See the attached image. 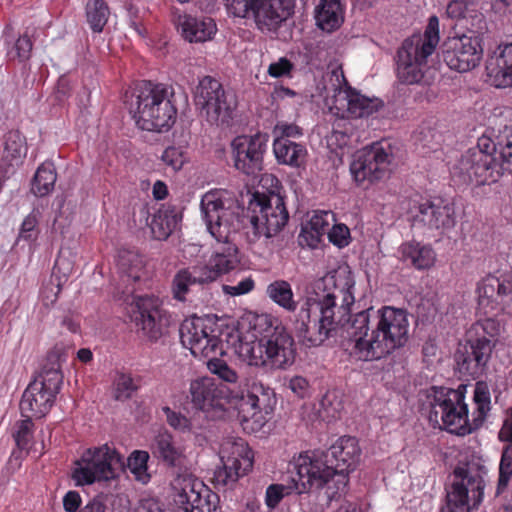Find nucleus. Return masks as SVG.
<instances>
[{"instance_id":"obj_64","label":"nucleus","mask_w":512,"mask_h":512,"mask_svg":"<svg viewBox=\"0 0 512 512\" xmlns=\"http://www.w3.org/2000/svg\"><path fill=\"white\" fill-rule=\"evenodd\" d=\"M498 437L501 441L512 443V408L506 411V417Z\"/></svg>"},{"instance_id":"obj_18","label":"nucleus","mask_w":512,"mask_h":512,"mask_svg":"<svg viewBox=\"0 0 512 512\" xmlns=\"http://www.w3.org/2000/svg\"><path fill=\"white\" fill-rule=\"evenodd\" d=\"M393 155L390 149L373 144L358 151L350 164V173L357 186H368L384 179L390 172Z\"/></svg>"},{"instance_id":"obj_22","label":"nucleus","mask_w":512,"mask_h":512,"mask_svg":"<svg viewBox=\"0 0 512 512\" xmlns=\"http://www.w3.org/2000/svg\"><path fill=\"white\" fill-rule=\"evenodd\" d=\"M195 105L212 124L227 122L230 118V105L220 82L210 76L203 77L194 91Z\"/></svg>"},{"instance_id":"obj_51","label":"nucleus","mask_w":512,"mask_h":512,"mask_svg":"<svg viewBox=\"0 0 512 512\" xmlns=\"http://www.w3.org/2000/svg\"><path fill=\"white\" fill-rule=\"evenodd\" d=\"M296 70L295 63L288 57L282 56L272 61L267 68V74L273 79H292Z\"/></svg>"},{"instance_id":"obj_56","label":"nucleus","mask_w":512,"mask_h":512,"mask_svg":"<svg viewBox=\"0 0 512 512\" xmlns=\"http://www.w3.org/2000/svg\"><path fill=\"white\" fill-rule=\"evenodd\" d=\"M115 398L117 400H126L130 398L137 389L133 378L129 374L117 373L114 380Z\"/></svg>"},{"instance_id":"obj_8","label":"nucleus","mask_w":512,"mask_h":512,"mask_svg":"<svg viewBox=\"0 0 512 512\" xmlns=\"http://www.w3.org/2000/svg\"><path fill=\"white\" fill-rule=\"evenodd\" d=\"M324 89L329 95L332 93L331 109L342 118H362L373 115L383 106L378 98H368L349 86L342 68L337 61L331 62L325 76Z\"/></svg>"},{"instance_id":"obj_16","label":"nucleus","mask_w":512,"mask_h":512,"mask_svg":"<svg viewBox=\"0 0 512 512\" xmlns=\"http://www.w3.org/2000/svg\"><path fill=\"white\" fill-rule=\"evenodd\" d=\"M504 167L495 155L481 151H466L452 167L451 174L460 183L477 186L498 182L504 174Z\"/></svg>"},{"instance_id":"obj_58","label":"nucleus","mask_w":512,"mask_h":512,"mask_svg":"<svg viewBox=\"0 0 512 512\" xmlns=\"http://www.w3.org/2000/svg\"><path fill=\"white\" fill-rule=\"evenodd\" d=\"M488 317L480 322H477L472 327V331H475L476 334H479V330H482L484 335L482 337H486L489 340L497 338L501 333V325L498 321L493 319L492 315H487Z\"/></svg>"},{"instance_id":"obj_12","label":"nucleus","mask_w":512,"mask_h":512,"mask_svg":"<svg viewBox=\"0 0 512 512\" xmlns=\"http://www.w3.org/2000/svg\"><path fill=\"white\" fill-rule=\"evenodd\" d=\"M124 467L123 457L115 448L104 444L87 449L75 463L73 479L77 485L107 482L118 477Z\"/></svg>"},{"instance_id":"obj_48","label":"nucleus","mask_w":512,"mask_h":512,"mask_svg":"<svg viewBox=\"0 0 512 512\" xmlns=\"http://www.w3.org/2000/svg\"><path fill=\"white\" fill-rule=\"evenodd\" d=\"M162 410L165 415L167 423L174 430L184 434H193L196 438L200 436L201 433L195 428L192 419H188L182 413L176 412L167 406L163 407Z\"/></svg>"},{"instance_id":"obj_19","label":"nucleus","mask_w":512,"mask_h":512,"mask_svg":"<svg viewBox=\"0 0 512 512\" xmlns=\"http://www.w3.org/2000/svg\"><path fill=\"white\" fill-rule=\"evenodd\" d=\"M442 55L450 69L468 72L478 66L483 57L482 37L474 31L449 37L443 44Z\"/></svg>"},{"instance_id":"obj_57","label":"nucleus","mask_w":512,"mask_h":512,"mask_svg":"<svg viewBox=\"0 0 512 512\" xmlns=\"http://www.w3.org/2000/svg\"><path fill=\"white\" fill-rule=\"evenodd\" d=\"M38 212L32 211L28 214L20 227L18 240L33 242L38 236Z\"/></svg>"},{"instance_id":"obj_21","label":"nucleus","mask_w":512,"mask_h":512,"mask_svg":"<svg viewBox=\"0 0 512 512\" xmlns=\"http://www.w3.org/2000/svg\"><path fill=\"white\" fill-rule=\"evenodd\" d=\"M191 402L207 417L220 418L229 409L231 399L228 389L219 385L211 377H201L190 383Z\"/></svg>"},{"instance_id":"obj_13","label":"nucleus","mask_w":512,"mask_h":512,"mask_svg":"<svg viewBox=\"0 0 512 512\" xmlns=\"http://www.w3.org/2000/svg\"><path fill=\"white\" fill-rule=\"evenodd\" d=\"M221 466L214 471V483L217 487L235 484L247 474L253 466V452L247 442L240 437H227L219 450Z\"/></svg>"},{"instance_id":"obj_55","label":"nucleus","mask_w":512,"mask_h":512,"mask_svg":"<svg viewBox=\"0 0 512 512\" xmlns=\"http://www.w3.org/2000/svg\"><path fill=\"white\" fill-rule=\"evenodd\" d=\"M33 43L27 34L21 35L8 49L7 55L12 60L26 61L31 56Z\"/></svg>"},{"instance_id":"obj_42","label":"nucleus","mask_w":512,"mask_h":512,"mask_svg":"<svg viewBox=\"0 0 512 512\" xmlns=\"http://www.w3.org/2000/svg\"><path fill=\"white\" fill-rule=\"evenodd\" d=\"M56 179L52 164H42L35 173L31 191L38 197L46 196L53 190Z\"/></svg>"},{"instance_id":"obj_37","label":"nucleus","mask_w":512,"mask_h":512,"mask_svg":"<svg viewBox=\"0 0 512 512\" xmlns=\"http://www.w3.org/2000/svg\"><path fill=\"white\" fill-rule=\"evenodd\" d=\"M118 272L124 282L140 281L145 275L143 256L131 250H122L117 258Z\"/></svg>"},{"instance_id":"obj_59","label":"nucleus","mask_w":512,"mask_h":512,"mask_svg":"<svg viewBox=\"0 0 512 512\" xmlns=\"http://www.w3.org/2000/svg\"><path fill=\"white\" fill-rule=\"evenodd\" d=\"M327 234L330 242L340 248L349 244L350 231L344 224H334Z\"/></svg>"},{"instance_id":"obj_11","label":"nucleus","mask_w":512,"mask_h":512,"mask_svg":"<svg viewBox=\"0 0 512 512\" xmlns=\"http://www.w3.org/2000/svg\"><path fill=\"white\" fill-rule=\"evenodd\" d=\"M228 13L252 17L262 32H274L294 12V0H224Z\"/></svg>"},{"instance_id":"obj_63","label":"nucleus","mask_w":512,"mask_h":512,"mask_svg":"<svg viewBox=\"0 0 512 512\" xmlns=\"http://www.w3.org/2000/svg\"><path fill=\"white\" fill-rule=\"evenodd\" d=\"M467 151H481L483 154L495 155L498 152V139L495 137V141L491 137L483 135L478 139L477 145Z\"/></svg>"},{"instance_id":"obj_6","label":"nucleus","mask_w":512,"mask_h":512,"mask_svg":"<svg viewBox=\"0 0 512 512\" xmlns=\"http://www.w3.org/2000/svg\"><path fill=\"white\" fill-rule=\"evenodd\" d=\"M172 95L171 88L165 84L144 82L140 85L129 104L137 126L147 131L168 130L175 123L177 114Z\"/></svg>"},{"instance_id":"obj_14","label":"nucleus","mask_w":512,"mask_h":512,"mask_svg":"<svg viewBox=\"0 0 512 512\" xmlns=\"http://www.w3.org/2000/svg\"><path fill=\"white\" fill-rule=\"evenodd\" d=\"M62 375L50 370L35 378L23 392L20 401L21 415L25 418H42L51 410L60 390Z\"/></svg>"},{"instance_id":"obj_7","label":"nucleus","mask_w":512,"mask_h":512,"mask_svg":"<svg viewBox=\"0 0 512 512\" xmlns=\"http://www.w3.org/2000/svg\"><path fill=\"white\" fill-rule=\"evenodd\" d=\"M325 458L326 455L320 451H305L293 458L292 463L297 475V494L306 493L312 488L325 489V495L331 501L346 492V475L335 472Z\"/></svg>"},{"instance_id":"obj_1","label":"nucleus","mask_w":512,"mask_h":512,"mask_svg":"<svg viewBox=\"0 0 512 512\" xmlns=\"http://www.w3.org/2000/svg\"><path fill=\"white\" fill-rule=\"evenodd\" d=\"M354 280L347 269H339L316 283L317 289H333L323 295H307L300 301L294 327L303 342L310 346L322 344L331 331L348 322L350 306L354 303Z\"/></svg>"},{"instance_id":"obj_32","label":"nucleus","mask_w":512,"mask_h":512,"mask_svg":"<svg viewBox=\"0 0 512 512\" xmlns=\"http://www.w3.org/2000/svg\"><path fill=\"white\" fill-rule=\"evenodd\" d=\"M486 69L489 82L493 86L512 87V42L497 48Z\"/></svg>"},{"instance_id":"obj_20","label":"nucleus","mask_w":512,"mask_h":512,"mask_svg":"<svg viewBox=\"0 0 512 512\" xmlns=\"http://www.w3.org/2000/svg\"><path fill=\"white\" fill-rule=\"evenodd\" d=\"M268 135L255 133L236 136L230 143L233 167L247 176H256L263 168Z\"/></svg>"},{"instance_id":"obj_23","label":"nucleus","mask_w":512,"mask_h":512,"mask_svg":"<svg viewBox=\"0 0 512 512\" xmlns=\"http://www.w3.org/2000/svg\"><path fill=\"white\" fill-rule=\"evenodd\" d=\"M173 502L176 508L181 512H210L215 508L211 498L217 496L199 479L191 476L180 477L175 480Z\"/></svg>"},{"instance_id":"obj_61","label":"nucleus","mask_w":512,"mask_h":512,"mask_svg":"<svg viewBox=\"0 0 512 512\" xmlns=\"http://www.w3.org/2000/svg\"><path fill=\"white\" fill-rule=\"evenodd\" d=\"M273 134L275 137L298 138L302 136V129L294 123H288L285 121H279L274 129Z\"/></svg>"},{"instance_id":"obj_29","label":"nucleus","mask_w":512,"mask_h":512,"mask_svg":"<svg viewBox=\"0 0 512 512\" xmlns=\"http://www.w3.org/2000/svg\"><path fill=\"white\" fill-rule=\"evenodd\" d=\"M150 451L154 458L172 467L184 466L188 458L186 447L178 444L167 430H161L153 437Z\"/></svg>"},{"instance_id":"obj_60","label":"nucleus","mask_w":512,"mask_h":512,"mask_svg":"<svg viewBox=\"0 0 512 512\" xmlns=\"http://www.w3.org/2000/svg\"><path fill=\"white\" fill-rule=\"evenodd\" d=\"M288 388L292 393L299 398L309 397L311 394V387L309 381L300 375L292 376L288 380Z\"/></svg>"},{"instance_id":"obj_27","label":"nucleus","mask_w":512,"mask_h":512,"mask_svg":"<svg viewBox=\"0 0 512 512\" xmlns=\"http://www.w3.org/2000/svg\"><path fill=\"white\" fill-rule=\"evenodd\" d=\"M476 292L479 309L485 315H497L504 310L505 299L512 294V285L489 275L478 283Z\"/></svg>"},{"instance_id":"obj_49","label":"nucleus","mask_w":512,"mask_h":512,"mask_svg":"<svg viewBox=\"0 0 512 512\" xmlns=\"http://www.w3.org/2000/svg\"><path fill=\"white\" fill-rule=\"evenodd\" d=\"M151 233L157 240H165L175 228V220L167 212L159 211L154 214L150 222Z\"/></svg>"},{"instance_id":"obj_40","label":"nucleus","mask_w":512,"mask_h":512,"mask_svg":"<svg viewBox=\"0 0 512 512\" xmlns=\"http://www.w3.org/2000/svg\"><path fill=\"white\" fill-rule=\"evenodd\" d=\"M335 221V215L331 211H315L310 220L302 229L303 236L311 237L310 246H315L320 237L328 233L330 225Z\"/></svg>"},{"instance_id":"obj_46","label":"nucleus","mask_w":512,"mask_h":512,"mask_svg":"<svg viewBox=\"0 0 512 512\" xmlns=\"http://www.w3.org/2000/svg\"><path fill=\"white\" fill-rule=\"evenodd\" d=\"M446 15L450 19L453 20H461L471 18V25L474 26L475 23L480 25L484 22V16L481 13H478L474 9H471L468 4L462 0H453L449 2L446 8ZM479 28H482L479 26Z\"/></svg>"},{"instance_id":"obj_25","label":"nucleus","mask_w":512,"mask_h":512,"mask_svg":"<svg viewBox=\"0 0 512 512\" xmlns=\"http://www.w3.org/2000/svg\"><path fill=\"white\" fill-rule=\"evenodd\" d=\"M139 316L136 325L151 340L159 339L166 326V312L162 308V301L153 295L140 296L136 299Z\"/></svg>"},{"instance_id":"obj_52","label":"nucleus","mask_w":512,"mask_h":512,"mask_svg":"<svg viewBox=\"0 0 512 512\" xmlns=\"http://www.w3.org/2000/svg\"><path fill=\"white\" fill-rule=\"evenodd\" d=\"M512 477V445H508L503 449L500 465L499 478L497 484V495H500L507 488Z\"/></svg>"},{"instance_id":"obj_15","label":"nucleus","mask_w":512,"mask_h":512,"mask_svg":"<svg viewBox=\"0 0 512 512\" xmlns=\"http://www.w3.org/2000/svg\"><path fill=\"white\" fill-rule=\"evenodd\" d=\"M274 391L258 381L251 382L245 391L237 397L238 418L244 431L255 433L267 422L266 414L271 408Z\"/></svg>"},{"instance_id":"obj_26","label":"nucleus","mask_w":512,"mask_h":512,"mask_svg":"<svg viewBox=\"0 0 512 512\" xmlns=\"http://www.w3.org/2000/svg\"><path fill=\"white\" fill-rule=\"evenodd\" d=\"M440 41L439 19L431 16L422 34H413L402 43L398 53L405 58L415 59L427 64L428 58L435 52Z\"/></svg>"},{"instance_id":"obj_43","label":"nucleus","mask_w":512,"mask_h":512,"mask_svg":"<svg viewBox=\"0 0 512 512\" xmlns=\"http://www.w3.org/2000/svg\"><path fill=\"white\" fill-rule=\"evenodd\" d=\"M109 14V7L104 0H88L86 18L93 32L100 33L103 30Z\"/></svg>"},{"instance_id":"obj_35","label":"nucleus","mask_w":512,"mask_h":512,"mask_svg":"<svg viewBox=\"0 0 512 512\" xmlns=\"http://www.w3.org/2000/svg\"><path fill=\"white\" fill-rule=\"evenodd\" d=\"M211 282V276H208L201 265H194L179 269L172 280L173 298L184 302L192 288L204 283Z\"/></svg>"},{"instance_id":"obj_44","label":"nucleus","mask_w":512,"mask_h":512,"mask_svg":"<svg viewBox=\"0 0 512 512\" xmlns=\"http://www.w3.org/2000/svg\"><path fill=\"white\" fill-rule=\"evenodd\" d=\"M33 427L32 418H25L16 423V430L13 436L17 446L21 450H27L28 452L33 450L41 455L44 450V443H40V448L37 447L36 443H31Z\"/></svg>"},{"instance_id":"obj_54","label":"nucleus","mask_w":512,"mask_h":512,"mask_svg":"<svg viewBox=\"0 0 512 512\" xmlns=\"http://www.w3.org/2000/svg\"><path fill=\"white\" fill-rule=\"evenodd\" d=\"M206 358L208 359L207 366L211 373L229 383H235L237 381L238 375L236 371L230 368L225 361L217 358V356Z\"/></svg>"},{"instance_id":"obj_31","label":"nucleus","mask_w":512,"mask_h":512,"mask_svg":"<svg viewBox=\"0 0 512 512\" xmlns=\"http://www.w3.org/2000/svg\"><path fill=\"white\" fill-rule=\"evenodd\" d=\"M419 221L435 229H451L455 226V209L453 204L438 200L426 201L418 205L415 215Z\"/></svg>"},{"instance_id":"obj_36","label":"nucleus","mask_w":512,"mask_h":512,"mask_svg":"<svg viewBox=\"0 0 512 512\" xmlns=\"http://www.w3.org/2000/svg\"><path fill=\"white\" fill-rule=\"evenodd\" d=\"M273 153L278 163L293 168H300L305 165L307 149L304 145L285 139L275 137L273 141Z\"/></svg>"},{"instance_id":"obj_9","label":"nucleus","mask_w":512,"mask_h":512,"mask_svg":"<svg viewBox=\"0 0 512 512\" xmlns=\"http://www.w3.org/2000/svg\"><path fill=\"white\" fill-rule=\"evenodd\" d=\"M487 469L478 463L457 467L452 483L446 488V497L440 512H471L484 497Z\"/></svg>"},{"instance_id":"obj_34","label":"nucleus","mask_w":512,"mask_h":512,"mask_svg":"<svg viewBox=\"0 0 512 512\" xmlns=\"http://www.w3.org/2000/svg\"><path fill=\"white\" fill-rule=\"evenodd\" d=\"M330 453L336 460L335 472L344 473L348 477L359 462L361 450L355 437L344 436L331 446Z\"/></svg>"},{"instance_id":"obj_50","label":"nucleus","mask_w":512,"mask_h":512,"mask_svg":"<svg viewBox=\"0 0 512 512\" xmlns=\"http://www.w3.org/2000/svg\"><path fill=\"white\" fill-rule=\"evenodd\" d=\"M295 478L289 484H271L266 489L265 503L270 509L278 506L281 500L292 493H297Z\"/></svg>"},{"instance_id":"obj_30","label":"nucleus","mask_w":512,"mask_h":512,"mask_svg":"<svg viewBox=\"0 0 512 512\" xmlns=\"http://www.w3.org/2000/svg\"><path fill=\"white\" fill-rule=\"evenodd\" d=\"M26 138L19 131H9L0 143V173L5 177L15 172L27 155Z\"/></svg>"},{"instance_id":"obj_2","label":"nucleus","mask_w":512,"mask_h":512,"mask_svg":"<svg viewBox=\"0 0 512 512\" xmlns=\"http://www.w3.org/2000/svg\"><path fill=\"white\" fill-rule=\"evenodd\" d=\"M370 310L360 311L351 323L347 350L357 360L382 359L403 347L409 339V315L405 309L383 306L371 318Z\"/></svg>"},{"instance_id":"obj_39","label":"nucleus","mask_w":512,"mask_h":512,"mask_svg":"<svg viewBox=\"0 0 512 512\" xmlns=\"http://www.w3.org/2000/svg\"><path fill=\"white\" fill-rule=\"evenodd\" d=\"M266 295L269 299L288 312H295L297 301L294 299V293L291 284L285 280H275L266 288Z\"/></svg>"},{"instance_id":"obj_3","label":"nucleus","mask_w":512,"mask_h":512,"mask_svg":"<svg viewBox=\"0 0 512 512\" xmlns=\"http://www.w3.org/2000/svg\"><path fill=\"white\" fill-rule=\"evenodd\" d=\"M201 213L211 236L219 246L207 265H201L211 281L234 269L238 262V249L233 235L239 228V216L235 200L226 190H210L201 198Z\"/></svg>"},{"instance_id":"obj_41","label":"nucleus","mask_w":512,"mask_h":512,"mask_svg":"<svg viewBox=\"0 0 512 512\" xmlns=\"http://www.w3.org/2000/svg\"><path fill=\"white\" fill-rule=\"evenodd\" d=\"M427 64L412 58H405L398 53L397 76L398 79L405 84L419 83L423 76Z\"/></svg>"},{"instance_id":"obj_17","label":"nucleus","mask_w":512,"mask_h":512,"mask_svg":"<svg viewBox=\"0 0 512 512\" xmlns=\"http://www.w3.org/2000/svg\"><path fill=\"white\" fill-rule=\"evenodd\" d=\"M180 339L182 345L196 358L224 353L215 324L207 318L192 316L185 319L180 326Z\"/></svg>"},{"instance_id":"obj_10","label":"nucleus","mask_w":512,"mask_h":512,"mask_svg":"<svg viewBox=\"0 0 512 512\" xmlns=\"http://www.w3.org/2000/svg\"><path fill=\"white\" fill-rule=\"evenodd\" d=\"M249 210L251 216L247 236L250 242L261 237L269 239L276 236L288 222L284 200L276 193H254L249 202Z\"/></svg>"},{"instance_id":"obj_62","label":"nucleus","mask_w":512,"mask_h":512,"mask_svg":"<svg viewBox=\"0 0 512 512\" xmlns=\"http://www.w3.org/2000/svg\"><path fill=\"white\" fill-rule=\"evenodd\" d=\"M255 282L251 277L242 279L237 285H224L223 291L230 296H239L251 292L254 289Z\"/></svg>"},{"instance_id":"obj_47","label":"nucleus","mask_w":512,"mask_h":512,"mask_svg":"<svg viewBox=\"0 0 512 512\" xmlns=\"http://www.w3.org/2000/svg\"><path fill=\"white\" fill-rule=\"evenodd\" d=\"M149 460V453L146 451H134L128 458V469L134 478L146 484L150 480V474L148 473L147 462Z\"/></svg>"},{"instance_id":"obj_24","label":"nucleus","mask_w":512,"mask_h":512,"mask_svg":"<svg viewBox=\"0 0 512 512\" xmlns=\"http://www.w3.org/2000/svg\"><path fill=\"white\" fill-rule=\"evenodd\" d=\"M492 348V340L486 337L460 343L455 354L459 372L473 378L479 376L490 357Z\"/></svg>"},{"instance_id":"obj_4","label":"nucleus","mask_w":512,"mask_h":512,"mask_svg":"<svg viewBox=\"0 0 512 512\" xmlns=\"http://www.w3.org/2000/svg\"><path fill=\"white\" fill-rule=\"evenodd\" d=\"M467 386L459 385L457 389L432 387L427 391L429 420L433 425L443 427L456 435H467L478 429L490 411V391L483 382H478L474 389L473 410L469 413L465 402Z\"/></svg>"},{"instance_id":"obj_53","label":"nucleus","mask_w":512,"mask_h":512,"mask_svg":"<svg viewBox=\"0 0 512 512\" xmlns=\"http://www.w3.org/2000/svg\"><path fill=\"white\" fill-rule=\"evenodd\" d=\"M500 117L496 125H498L497 134L498 147L512 146V111L506 109Z\"/></svg>"},{"instance_id":"obj_28","label":"nucleus","mask_w":512,"mask_h":512,"mask_svg":"<svg viewBox=\"0 0 512 512\" xmlns=\"http://www.w3.org/2000/svg\"><path fill=\"white\" fill-rule=\"evenodd\" d=\"M175 25L181 36L190 43L210 41L217 33V25L210 17L179 14Z\"/></svg>"},{"instance_id":"obj_5","label":"nucleus","mask_w":512,"mask_h":512,"mask_svg":"<svg viewBox=\"0 0 512 512\" xmlns=\"http://www.w3.org/2000/svg\"><path fill=\"white\" fill-rule=\"evenodd\" d=\"M237 353L248 365L273 372L293 365L296 347L285 327L271 314L262 313L254 316L252 333L240 339Z\"/></svg>"},{"instance_id":"obj_38","label":"nucleus","mask_w":512,"mask_h":512,"mask_svg":"<svg viewBox=\"0 0 512 512\" xmlns=\"http://www.w3.org/2000/svg\"><path fill=\"white\" fill-rule=\"evenodd\" d=\"M315 19L322 30L337 29L344 19L341 0H319L315 10Z\"/></svg>"},{"instance_id":"obj_33","label":"nucleus","mask_w":512,"mask_h":512,"mask_svg":"<svg viewBox=\"0 0 512 512\" xmlns=\"http://www.w3.org/2000/svg\"><path fill=\"white\" fill-rule=\"evenodd\" d=\"M398 259L405 265L416 270H427L434 266L436 262V253L428 245L417 241H407L402 243L398 250Z\"/></svg>"},{"instance_id":"obj_45","label":"nucleus","mask_w":512,"mask_h":512,"mask_svg":"<svg viewBox=\"0 0 512 512\" xmlns=\"http://www.w3.org/2000/svg\"><path fill=\"white\" fill-rule=\"evenodd\" d=\"M161 163L172 173L179 172L189 161L188 150L182 145H171L164 149L160 157Z\"/></svg>"}]
</instances>
